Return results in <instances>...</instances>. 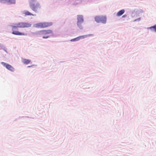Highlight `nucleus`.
I'll use <instances>...</instances> for the list:
<instances>
[{
    "label": "nucleus",
    "instance_id": "obj_19",
    "mask_svg": "<svg viewBox=\"0 0 156 156\" xmlns=\"http://www.w3.org/2000/svg\"><path fill=\"white\" fill-rule=\"evenodd\" d=\"M31 66H28V67H31Z\"/></svg>",
    "mask_w": 156,
    "mask_h": 156
},
{
    "label": "nucleus",
    "instance_id": "obj_1",
    "mask_svg": "<svg viewBox=\"0 0 156 156\" xmlns=\"http://www.w3.org/2000/svg\"><path fill=\"white\" fill-rule=\"evenodd\" d=\"M31 26V24L26 22H19L15 24V25L12 26V34L17 35L24 36L26 34L24 33L20 32L18 31L17 28H27L30 27Z\"/></svg>",
    "mask_w": 156,
    "mask_h": 156
},
{
    "label": "nucleus",
    "instance_id": "obj_16",
    "mask_svg": "<svg viewBox=\"0 0 156 156\" xmlns=\"http://www.w3.org/2000/svg\"><path fill=\"white\" fill-rule=\"evenodd\" d=\"M79 40L78 39V37H77L76 38L71 39V41H78Z\"/></svg>",
    "mask_w": 156,
    "mask_h": 156
},
{
    "label": "nucleus",
    "instance_id": "obj_18",
    "mask_svg": "<svg viewBox=\"0 0 156 156\" xmlns=\"http://www.w3.org/2000/svg\"><path fill=\"white\" fill-rule=\"evenodd\" d=\"M127 16V15H126V14H125V15H123V16H122V17H126Z\"/></svg>",
    "mask_w": 156,
    "mask_h": 156
},
{
    "label": "nucleus",
    "instance_id": "obj_14",
    "mask_svg": "<svg viewBox=\"0 0 156 156\" xmlns=\"http://www.w3.org/2000/svg\"><path fill=\"white\" fill-rule=\"evenodd\" d=\"M15 0H8V3L10 4H15Z\"/></svg>",
    "mask_w": 156,
    "mask_h": 156
},
{
    "label": "nucleus",
    "instance_id": "obj_13",
    "mask_svg": "<svg viewBox=\"0 0 156 156\" xmlns=\"http://www.w3.org/2000/svg\"><path fill=\"white\" fill-rule=\"evenodd\" d=\"M149 28L152 30H154L156 32V25L151 27Z\"/></svg>",
    "mask_w": 156,
    "mask_h": 156
},
{
    "label": "nucleus",
    "instance_id": "obj_12",
    "mask_svg": "<svg viewBox=\"0 0 156 156\" xmlns=\"http://www.w3.org/2000/svg\"><path fill=\"white\" fill-rule=\"evenodd\" d=\"M83 23V22H77V25L80 29H82L83 28V27L82 25V23Z\"/></svg>",
    "mask_w": 156,
    "mask_h": 156
},
{
    "label": "nucleus",
    "instance_id": "obj_2",
    "mask_svg": "<svg viewBox=\"0 0 156 156\" xmlns=\"http://www.w3.org/2000/svg\"><path fill=\"white\" fill-rule=\"evenodd\" d=\"M34 1H35L34 0H29V2L30 4V6L31 9L34 12H36L41 9V7L38 2H37L35 3H34Z\"/></svg>",
    "mask_w": 156,
    "mask_h": 156
},
{
    "label": "nucleus",
    "instance_id": "obj_6",
    "mask_svg": "<svg viewBox=\"0 0 156 156\" xmlns=\"http://www.w3.org/2000/svg\"><path fill=\"white\" fill-rule=\"evenodd\" d=\"M1 63L3 66L5 67L7 69L9 70L12 72H13L14 70V69L12 66L4 62H2Z\"/></svg>",
    "mask_w": 156,
    "mask_h": 156
},
{
    "label": "nucleus",
    "instance_id": "obj_8",
    "mask_svg": "<svg viewBox=\"0 0 156 156\" xmlns=\"http://www.w3.org/2000/svg\"><path fill=\"white\" fill-rule=\"evenodd\" d=\"M23 13L26 16H34V15L32 14L28 11L25 10L23 12Z\"/></svg>",
    "mask_w": 156,
    "mask_h": 156
},
{
    "label": "nucleus",
    "instance_id": "obj_3",
    "mask_svg": "<svg viewBox=\"0 0 156 156\" xmlns=\"http://www.w3.org/2000/svg\"><path fill=\"white\" fill-rule=\"evenodd\" d=\"M52 25L51 22L40 23L36 24L35 27L37 28H45L51 26Z\"/></svg>",
    "mask_w": 156,
    "mask_h": 156
},
{
    "label": "nucleus",
    "instance_id": "obj_17",
    "mask_svg": "<svg viewBox=\"0 0 156 156\" xmlns=\"http://www.w3.org/2000/svg\"><path fill=\"white\" fill-rule=\"evenodd\" d=\"M49 37L48 36H44V37H43V38H48Z\"/></svg>",
    "mask_w": 156,
    "mask_h": 156
},
{
    "label": "nucleus",
    "instance_id": "obj_9",
    "mask_svg": "<svg viewBox=\"0 0 156 156\" xmlns=\"http://www.w3.org/2000/svg\"><path fill=\"white\" fill-rule=\"evenodd\" d=\"M22 61L24 64H27L30 62L31 60L29 59L23 58L22 59Z\"/></svg>",
    "mask_w": 156,
    "mask_h": 156
},
{
    "label": "nucleus",
    "instance_id": "obj_11",
    "mask_svg": "<svg viewBox=\"0 0 156 156\" xmlns=\"http://www.w3.org/2000/svg\"><path fill=\"white\" fill-rule=\"evenodd\" d=\"M91 34H89V35H83V36H81L79 37H78V38L79 40L81 39H83L85 37H90L91 35Z\"/></svg>",
    "mask_w": 156,
    "mask_h": 156
},
{
    "label": "nucleus",
    "instance_id": "obj_10",
    "mask_svg": "<svg viewBox=\"0 0 156 156\" xmlns=\"http://www.w3.org/2000/svg\"><path fill=\"white\" fill-rule=\"evenodd\" d=\"M125 12V10L122 9L119 11L116 14V16H122Z\"/></svg>",
    "mask_w": 156,
    "mask_h": 156
},
{
    "label": "nucleus",
    "instance_id": "obj_5",
    "mask_svg": "<svg viewBox=\"0 0 156 156\" xmlns=\"http://www.w3.org/2000/svg\"><path fill=\"white\" fill-rule=\"evenodd\" d=\"M52 31L50 30H40L38 32V34L41 35H46L52 34Z\"/></svg>",
    "mask_w": 156,
    "mask_h": 156
},
{
    "label": "nucleus",
    "instance_id": "obj_7",
    "mask_svg": "<svg viewBox=\"0 0 156 156\" xmlns=\"http://www.w3.org/2000/svg\"><path fill=\"white\" fill-rule=\"evenodd\" d=\"M77 22H83V17L82 15H78L77 16Z\"/></svg>",
    "mask_w": 156,
    "mask_h": 156
},
{
    "label": "nucleus",
    "instance_id": "obj_15",
    "mask_svg": "<svg viewBox=\"0 0 156 156\" xmlns=\"http://www.w3.org/2000/svg\"><path fill=\"white\" fill-rule=\"evenodd\" d=\"M8 0H0V2L1 3L4 4L8 3Z\"/></svg>",
    "mask_w": 156,
    "mask_h": 156
},
{
    "label": "nucleus",
    "instance_id": "obj_4",
    "mask_svg": "<svg viewBox=\"0 0 156 156\" xmlns=\"http://www.w3.org/2000/svg\"><path fill=\"white\" fill-rule=\"evenodd\" d=\"M95 20L97 23H105L106 22V17L105 16H97L95 17Z\"/></svg>",
    "mask_w": 156,
    "mask_h": 156
}]
</instances>
